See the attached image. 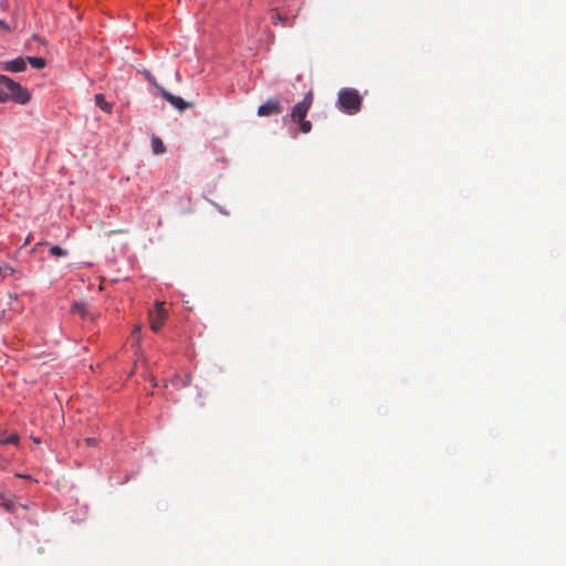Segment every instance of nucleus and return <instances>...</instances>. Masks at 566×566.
Masks as SVG:
<instances>
[{"label": "nucleus", "instance_id": "obj_4", "mask_svg": "<svg viewBox=\"0 0 566 566\" xmlns=\"http://www.w3.org/2000/svg\"><path fill=\"white\" fill-rule=\"evenodd\" d=\"M167 317V312L164 308V303L156 302L155 304V311L149 313L150 318V328L154 332H158L161 329L164 322Z\"/></svg>", "mask_w": 566, "mask_h": 566}, {"label": "nucleus", "instance_id": "obj_21", "mask_svg": "<svg viewBox=\"0 0 566 566\" xmlns=\"http://www.w3.org/2000/svg\"><path fill=\"white\" fill-rule=\"evenodd\" d=\"M293 24H294V19H293V20H292V22H291V23H289L287 25H289V27H293Z\"/></svg>", "mask_w": 566, "mask_h": 566}, {"label": "nucleus", "instance_id": "obj_11", "mask_svg": "<svg viewBox=\"0 0 566 566\" xmlns=\"http://www.w3.org/2000/svg\"><path fill=\"white\" fill-rule=\"evenodd\" d=\"M32 67L41 70L46 65V62L43 57L39 56H28L27 60Z\"/></svg>", "mask_w": 566, "mask_h": 566}, {"label": "nucleus", "instance_id": "obj_9", "mask_svg": "<svg viewBox=\"0 0 566 566\" xmlns=\"http://www.w3.org/2000/svg\"><path fill=\"white\" fill-rule=\"evenodd\" d=\"M94 98L96 106H98L102 111H104L105 113L112 112L113 106L105 99L103 94H96Z\"/></svg>", "mask_w": 566, "mask_h": 566}, {"label": "nucleus", "instance_id": "obj_17", "mask_svg": "<svg viewBox=\"0 0 566 566\" xmlns=\"http://www.w3.org/2000/svg\"><path fill=\"white\" fill-rule=\"evenodd\" d=\"M13 272H14V270L11 266H9V265L2 268V275H3V277H6L8 275H12Z\"/></svg>", "mask_w": 566, "mask_h": 566}, {"label": "nucleus", "instance_id": "obj_14", "mask_svg": "<svg viewBox=\"0 0 566 566\" xmlns=\"http://www.w3.org/2000/svg\"><path fill=\"white\" fill-rule=\"evenodd\" d=\"M139 73H142L145 76V78L159 91V87L161 86L157 83L156 78L148 70H139Z\"/></svg>", "mask_w": 566, "mask_h": 566}, {"label": "nucleus", "instance_id": "obj_15", "mask_svg": "<svg viewBox=\"0 0 566 566\" xmlns=\"http://www.w3.org/2000/svg\"><path fill=\"white\" fill-rule=\"evenodd\" d=\"M50 253L54 256H66L69 254L67 250L62 249L59 245L51 247Z\"/></svg>", "mask_w": 566, "mask_h": 566}, {"label": "nucleus", "instance_id": "obj_18", "mask_svg": "<svg viewBox=\"0 0 566 566\" xmlns=\"http://www.w3.org/2000/svg\"><path fill=\"white\" fill-rule=\"evenodd\" d=\"M84 442L88 446V447H95L97 444V440L95 438H86L84 440Z\"/></svg>", "mask_w": 566, "mask_h": 566}, {"label": "nucleus", "instance_id": "obj_3", "mask_svg": "<svg viewBox=\"0 0 566 566\" xmlns=\"http://www.w3.org/2000/svg\"><path fill=\"white\" fill-rule=\"evenodd\" d=\"M363 104V97L359 92L352 87L342 88L338 93L337 105L338 108L348 114H357Z\"/></svg>", "mask_w": 566, "mask_h": 566}, {"label": "nucleus", "instance_id": "obj_10", "mask_svg": "<svg viewBox=\"0 0 566 566\" xmlns=\"http://www.w3.org/2000/svg\"><path fill=\"white\" fill-rule=\"evenodd\" d=\"M191 381V376L189 374L185 375V377L176 376L171 379V384L179 388L187 387Z\"/></svg>", "mask_w": 566, "mask_h": 566}, {"label": "nucleus", "instance_id": "obj_19", "mask_svg": "<svg viewBox=\"0 0 566 566\" xmlns=\"http://www.w3.org/2000/svg\"><path fill=\"white\" fill-rule=\"evenodd\" d=\"M0 29L8 31L9 27L4 21L0 20Z\"/></svg>", "mask_w": 566, "mask_h": 566}, {"label": "nucleus", "instance_id": "obj_7", "mask_svg": "<svg viewBox=\"0 0 566 566\" xmlns=\"http://www.w3.org/2000/svg\"><path fill=\"white\" fill-rule=\"evenodd\" d=\"M2 69L8 72H22L27 69V61L23 57H17L2 63Z\"/></svg>", "mask_w": 566, "mask_h": 566}, {"label": "nucleus", "instance_id": "obj_6", "mask_svg": "<svg viewBox=\"0 0 566 566\" xmlns=\"http://www.w3.org/2000/svg\"><path fill=\"white\" fill-rule=\"evenodd\" d=\"M159 93L161 94V96L167 101L169 102L174 107H176L178 111L182 112L185 111L186 108L190 107L191 104L190 103H187L185 102L181 97L179 96H175L172 95L171 93H169L167 90H165L164 87H159Z\"/></svg>", "mask_w": 566, "mask_h": 566}, {"label": "nucleus", "instance_id": "obj_8", "mask_svg": "<svg viewBox=\"0 0 566 566\" xmlns=\"http://www.w3.org/2000/svg\"><path fill=\"white\" fill-rule=\"evenodd\" d=\"M72 313L78 314L82 318H91L93 319V316L88 312V307L85 303H74L71 308Z\"/></svg>", "mask_w": 566, "mask_h": 566}, {"label": "nucleus", "instance_id": "obj_13", "mask_svg": "<svg viewBox=\"0 0 566 566\" xmlns=\"http://www.w3.org/2000/svg\"><path fill=\"white\" fill-rule=\"evenodd\" d=\"M18 442L19 436L17 433H11L8 437H3V434L0 433V446L18 444Z\"/></svg>", "mask_w": 566, "mask_h": 566}, {"label": "nucleus", "instance_id": "obj_12", "mask_svg": "<svg viewBox=\"0 0 566 566\" xmlns=\"http://www.w3.org/2000/svg\"><path fill=\"white\" fill-rule=\"evenodd\" d=\"M151 147H153V151L154 154L156 155H159V154H163L165 151V146H164V143L163 140L157 137V136H154L151 138Z\"/></svg>", "mask_w": 566, "mask_h": 566}, {"label": "nucleus", "instance_id": "obj_2", "mask_svg": "<svg viewBox=\"0 0 566 566\" xmlns=\"http://www.w3.org/2000/svg\"><path fill=\"white\" fill-rule=\"evenodd\" d=\"M10 99L24 105L31 99V95L18 82L6 75H0V103H6Z\"/></svg>", "mask_w": 566, "mask_h": 566}, {"label": "nucleus", "instance_id": "obj_1", "mask_svg": "<svg viewBox=\"0 0 566 566\" xmlns=\"http://www.w3.org/2000/svg\"><path fill=\"white\" fill-rule=\"evenodd\" d=\"M313 98V91L310 90L304 98L292 107L291 113L283 117V122L297 124L301 133L308 134L312 130V123L306 119V116L312 107Z\"/></svg>", "mask_w": 566, "mask_h": 566}, {"label": "nucleus", "instance_id": "obj_16", "mask_svg": "<svg viewBox=\"0 0 566 566\" xmlns=\"http://www.w3.org/2000/svg\"><path fill=\"white\" fill-rule=\"evenodd\" d=\"M272 20H273V23H275L276 21H280L282 23H286L287 22V18L280 14V13H276L275 15L272 17Z\"/></svg>", "mask_w": 566, "mask_h": 566}, {"label": "nucleus", "instance_id": "obj_5", "mask_svg": "<svg viewBox=\"0 0 566 566\" xmlns=\"http://www.w3.org/2000/svg\"><path fill=\"white\" fill-rule=\"evenodd\" d=\"M283 112V106L275 98H269L264 104L260 105L258 108L259 116H271L277 115Z\"/></svg>", "mask_w": 566, "mask_h": 566}, {"label": "nucleus", "instance_id": "obj_20", "mask_svg": "<svg viewBox=\"0 0 566 566\" xmlns=\"http://www.w3.org/2000/svg\"><path fill=\"white\" fill-rule=\"evenodd\" d=\"M140 331V326L139 325H136L133 329V334H136V333H139Z\"/></svg>", "mask_w": 566, "mask_h": 566}]
</instances>
